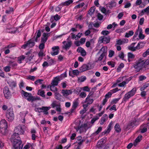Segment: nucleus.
Wrapping results in <instances>:
<instances>
[{
	"label": "nucleus",
	"instance_id": "40",
	"mask_svg": "<svg viewBox=\"0 0 149 149\" xmlns=\"http://www.w3.org/2000/svg\"><path fill=\"white\" fill-rule=\"evenodd\" d=\"M83 106L84 108L82 110L80 111V113H81L84 114L87 110L88 107H86L85 106L84 104H83Z\"/></svg>",
	"mask_w": 149,
	"mask_h": 149
},
{
	"label": "nucleus",
	"instance_id": "63",
	"mask_svg": "<svg viewBox=\"0 0 149 149\" xmlns=\"http://www.w3.org/2000/svg\"><path fill=\"white\" fill-rule=\"evenodd\" d=\"M109 33L108 31H103L101 32V34L104 36H106L109 34Z\"/></svg>",
	"mask_w": 149,
	"mask_h": 149
},
{
	"label": "nucleus",
	"instance_id": "50",
	"mask_svg": "<svg viewBox=\"0 0 149 149\" xmlns=\"http://www.w3.org/2000/svg\"><path fill=\"white\" fill-rule=\"evenodd\" d=\"M95 7L93 6L90 8V10H89V13L92 14L94 12L95 9Z\"/></svg>",
	"mask_w": 149,
	"mask_h": 149
},
{
	"label": "nucleus",
	"instance_id": "43",
	"mask_svg": "<svg viewBox=\"0 0 149 149\" xmlns=\"http://www.w3.org/2000/svg\"><path fill=\"white\" fill-rule=\"evenodd\" d=\"M85 5V4L84 3H82L81 4H78L74 8H81L82 7Z\"/></svg>",
	"mask_w": 149,
	"mask_h": 149
},
{
	"label": "nucleus",
	"instance_id": "59",
	"mask_svg": "<svg viewBox=\"0 0 149 149\" xmlns=\"http://www.w3.org/2000/svg\"><path fill=\"white\" fill-rule=\"evenodd\" d=\"M102 130V128L101 127H99L98 128L97 130L95 132L94 134L96 135L98 134L100 132H101Z\"/></svg>",
	"mask_w": 149,
	"mask_h": 149
},
{
	"label": "nucleus",
	"instance_id": "22",
	"mask_svg": "<svg viewBox=\"0 0 149 149\" xmlns=\"http://www.w3.org/2000/svg\"><path fill=\"white\" fill-rule=\"evenodd\" d=\"M55 98L56 99L59 100L61 102H63L64 100L62 99L63 98V96L60 93H55Z\"/></svg>",
	"mask_w": 149,
	"mask_h": 149
},
{
	"label": "nucleus",
	"instance_id": "34",
	"mask_svg": "<svg viewBox=\"0 0 149 149\" xmlns=\"http://www.w3.org/2000/svg\"><path fill=\"white\" fill-rule=\"evenodd\" d=\"M128 61L129 62H130V59L134 58L135 57L134 55L130 52H129L128 53Z\"/></svg>",
	"mask_w": 149,
	"mask_h": 149
},
{
	"label": "nucleus",
	"instance_id": "57",
	"mask_svg": "<svg viewBox=\"0 0 149 149\" xmlns=\"http://www.w3.org/2000/svg\"><path fill=\"white\" fill-rule=\"evenodd\" d=\"M10 66H8L4 67L3 69L6 72H8L10 71Z\"/></svg>",
	"mask_w": 149,
	"mask_h": 149
},
{
	"label": "nucleus",
	"instance_id": "6",
	"mask_svg": "<svg viewBox=\"0 0 149 149\" xmlns=\"http://www.w3.org/2000/svg\"><path fill=\"white\" fill-rule=\"evenodd\" d=\"M6 117L7 120L10 122H12L14 119V116L12 109H8L6 113Z\"/></svg>",
	"mask_w": 149,
	"mask_h": 149
},
{
	"label": "nucleus",
	"instance_id": "56",
	"mask_svg": "<svg viewBox=\"0 0 149 149\" xmlns=\"http://www.w3.org/2000/svg\"><path fill=\"white\" fill-rule=\"evenodd\" d=\"M114 54V51L110 50L109 51V57L110 58L112 57L113 55Z\"/></svg>",
	"mask_w": 149,
	"mask_h": 149
},
{
	"label": "nucleus",
	"instance_id": "60",
	"mask_svg": "<svg viewBox=\"0 0 149 149\" xmlns=\"http://www.w3.org/2000/svg\"><path fill=\"white\" fill-rule=\"evenodd\" d=\"M99 119V118L96 116V117L93 118L91 120V123L92 124L94 123L95 122Z\"/></svg>",
	"mask_w": 149,
	"mask_h": 149
},
{
	"label": "nucleus",
	"instance_id": "19",
	"mask_svg": "<svg viewBox=\"0 0 149 149\" xmlns=\"http://www.w3.org/2000/svg\"><path fill=\"white\" fill-rule=\"evenodd\" d=\"M128 41V40L126 38L123 39L122 40L121 39H119L117 40L116 44L121 45L123 43L127 42Z\"/></svg>",
	"mask_w": 149,
	"mask_h": 149
},
{
	"label": "nucleus",
	"instance_id": "45",
	"mask_svg": "<svg viewBox=\"0 0 149 149\" xmlns=\"http://www.w3.org/2000/svg\"><path fill=\"white\" fill-rule=\"evenodd\" d=\"M104 40V43L106 44L109 43L110 41V38H102Z\"/></svg>",
	"mask_w": 149,
	"mask_h": 149
},
{
	"label": "nucleus",
	"instance_id": "39",
	"mask_svg": "<svg viewBox=\"0 0 149 149\" xmlns=\"http://www.w3.org/2000/svg\"><path fill=\"white\" fill-rule=\"evenodd\" d=\"M45 92L44 91H40V90H39L37 94L38 95H40L42 97H45Z\"/></svg>",
	"mask_w": 149,
	"mask_h": 149
},
{
	"label": "nucleus",
	"instance_id": "51",
	"mask_svg": "<svg viewBox=\"0 0 149 149\" xmlns=\"http://www.w3.org/2000/svg\"><path fill=\"white\" fill-rule=\"evenodd\" d=\"M142 137V135H139L136 139L135 142L136 143L139 142L141 139Z\"/></svg>",
	"mask_w": 149,
	"mask_h": 149
},
{
	"label": "nucleus",
	"instance_id": "46",
	"mask_svg": "<svg viewBox=\"0 0 149 149\" xmlns=\"http://www.w3.org/2000/svg\"><path fill=\"white\" fill-rule=\"evenodd\" d=\"M118 56L121 59L123 60L124 57V53L123 52H120L118 55Z\"/></svg>",
	"mask_w": 149,
	"mask_h": 149
},
{
	"label": "nucleus",
	"instance_id": "28",
	"mask_svg": "<svg viewBox=\"0 0 149 149\" xmlns=\"http://www.w3.org/2000/svg\"><path fill=\"white\" fill-rule=\"evenodd\" d=\"M107 47H103L100 49L99 52L98 53V54L100 53L101 51H102V54L105 55L106 54L107 52Z\"/></svg>",
	"mask_w": 149,
	"mask_h": 149
},
{
	"label": "nucleus",
	"instance_id": "35",
	"mask_svg": "<svg viewBox=\"0 0 149 149\" xmlns=\"http://www.w3.org/2000/svg\"><path fill=\"white\" fill-rule=\"evenodd\" d=\"M9 86L12 88H15L16 86V83L14 81H12L8 83Z\"/></svg>",
	"mask_w": 149,
	"mask_h": 149
},
{
	"label": "nucleus",
	"instance_id": "5",
	"mask_svg": "<svg viewBox=\"0 0 149 149\" xmlns=\"http://www.w3.org/2000/svg\"><path fill=\"white\" fill-rule=\"evenodd\" d=\"M106 138L104 137L99 141L97 144V147L98 149H110L109 147L105 146L104 144L106 142Z\"/></svg>",
	"mask_w": 149,
	"mask_h": 149
},
{
	"label": "nucleus",
	"instance_id": "9",
	"mask_svg": "<svg viewBox=\"0 0 149 149\" xmlns=\"http://www.w3.org/2000/svg\"><path fill=\"white\" fill-rule=\"evenodd\" d=\"M139 35L138 37H145V36L143 34V30L141 28H140L139 26H138V29L136 30L134 35L133 37H136Z\"/></svg>",
	"mask_w": 149,
	"mask_h": 149
},
{
	"label": "nucleus",
	"instance_id": "1",
	"mask_svg": "<svg viewBox=\"0 0 149 149\" xmlns=\"http://www.w3.org/2000/svg\"><path fill=\"white\" fill-rule=\"evenodd\" d=\"M17 133H14L10 138V140L13 143V147L15 149H22L23 145H22L21 139Z\"/></svg>",
	"mask_w": 149,
	"mask_h": 149
},
{
	"label": "nucleus",
	"instance_id": "38",
	"mask_svg": "<svg viewBox=\"0 0 149 149\" xmlns=\"http://www.w3.org/2000/svg\"><path fill=\"white\" fill-rule=\"evenodd\" d=\"M86 79L85 76H83L79 77L78 79V81L80 82H83L85 81Z\"/></svg>",
	"mask_w": 149,
	"mask_h": 149
},
{
	"label": "nucleus",
	"instance_id": "17",
	"mask_svg": "<svg viewBox=\"0 0 149 149\" xmlns=\"http://www.w3.org/2000/svg\"><path fill=\"white\" fill-rule=\"evenodd\" d=\"M73 2V1L72 0H68L65 2H62L59 5V6H68L72 3Z\"/></svg>",
	"mask_w": 149,
	"mask_h": 149
},
{
	"label": "nucleus",
	"instance_id": "29",
	"mask_svg": "<svg viewBox=\"0 0 149 149\" xmlns=\"http://www.w3.org/2000/svg\"><path fill=\"white\" fill-rule=\"evenodd\" d=\"M139 44L137 45L136 47H131L129 46L128 47V49L132 51H135L137 49L138 50L139 49V48H138Z\"/></svg>",
	"mask_w": 149,
	"mask_h": 149
},
{
	"label": "nucleus",
	"instance_id": "2",
	"mask_svg": "<svg viewBox=\"0 0 149 149\" xmlns=\"http://www.w3.org/2000/svg\"><path fill=\"white\" fill-rule=\"evenodd\" d=\"M136 91V88H134L125 94L122 99V103H125L131 97L135 94Z\"/></svg>",
	"mask_w": 149,
	"mask_h": 149
},
{
	"label": "nucleus",
	"instance_id": "47",
	"mask_svg": "<svg viewBox=\"0 0 149 149\" xmlns=\"http://www.w3.org/2000/svg\"><path fill=\"white\" fill-rule=\"evenodd\" d=\"M120 90V89H118V88H114L112 90H111L110 91L111 93L113 94L115 93H116V92Z\"/></svg>",
	"mask_w": 149,
	"mask_h": 149
},
{
	"label": "nucleus",
	"instance_id": "37",
	"mask_svg": "<svg viewBox=\"0 0 149 149\" xmlns=\"http://www.w3.org/2000/svg\"><path fill=\"white\" fill-rule=\"evenodd\" d=\"M22 93L23 96H24V97H28L29 95H31V93H28L26 92H25L23 90L22 91Z\"/></svg>",
	"mask_w": 149,
	"mask_h": 149
},
{
	"label": "nucleus",
	"instance_id": "16",
	"mask_svg": "<svg viewBox=\"0 0 149 149\" xmlns=\"http://www.w3.org/2000/svg\"><path fill=\"white\" fill-rule=\"evenodd\" d=\"M72 43L71 41H68L63 46V48L66 50L69 49L71 47Z\"/></svg>",
	"mask_w": 149,
	"mask_h": 149
},
{
	"label": "nucleus",
	"instance_id": "55",
	"mask_svg": "<svg viewBox=\"0 0 149 149\" xmlns=\"http://www.w3.org/2000/svg\"><path fill=\"white\" fill-rule=\"evenodd\" d=\"M112 94L110 91L105 95V98L108 99L111 96Z\"/></svg>",
	"mask_w": 149,
	"mask_h": 149
},
{
	"label": "nucleus",
	"instance_id": "54",
	"mask_svg": "<svg viewBox=\"0 0 149 149\" xmlns=\"http://www.w3.org/2000/svg\"><path fill=\"white\" fill-rule=\"evenodd\" d=\"M86 94L84 92H82L80 93L79 94V96L80 97L82 98H84L86 97Z\"/></svg>",
	"mask_w": 149,
	"mask_h": 149
},
{
	"label": "nucleus",
	"instance_id": "61",
	"mask_svg": "<svg viewBox=\"0 0 149 149\" xmlns=\"http://www.w3.org/2000/svg\"><path fill=\"white\" fill-rule=\"evenodd\" d=\"M82 90L87 92H89L90 91V88L88 86H84L82 88Z\"/></svg>",
	"mask_w": 149,
	"mask_h": 149
},
{
	"label": "nucleus",
	"instance_id": "13",
	"mask_svg": "<svg viewBox=\"0 0 149 149\" xmlns=\"http://www.w3.org/2000/svg\"><path fill=\"white\" fill-rule=\"evenodd\" d=\"M91 66L89 67V65L86 64L83 65L80 68L79 70L81 72H83L86 70H89L91 69Z\"/></svg>",
	"mask_w": 149,
	"mask_h": 149
},
{
	"label": "nucleus",
	"instance_id": "32",
	"mask_svg": "<svg viewBox=\"0 0 149 149\" xmlns=\"http://www.w3.org/2000/svg\"><path fill=\"white\" fill-rule=\"evenodd\" d=\"M13 11V8L9 7L6 10L5 13L6 14H9L11 13Z\"/></svg>",
	"mask_w": 149,
	"mask_h": 149
},
{
	"label": "nucleus",
	"instance_id": "36",
	"mask_svg": "<svg viewBox=\"0 0 149 149\" xmlns=\"http://www.w3.org/2000/svg\"><path fill=\"white\" fill-rule=\"evenodd\" d=\"M149 86V84L148 83H145L143 86L141 87L140 90L141 91H143L146 88Z\"/></svg>",
	"mask_w": 149,
	"mask_h": 149
},
{
	"label": "nucleus",
	"instance_id": "20",
	"mask_svg": "<svg viewBox=\"0 0 149 149\" xmlns=\"http://www.w3.org/2000/svg\"><path fill=\"white\" fill-rule=\"evenodd\" d=\"M93 101L94 100L92 99L88 98L87 100H86V99L84 103H86V104H83L85 105L86 107H88L89 105L92 104L93 103Z\"/></svg>",
	"mask_w": 149,
	"mask_h": 149
},
{
	"label": "nucleus",
	"instance_id": "41",
	"mask_svg": "<svg viewBox=\"0 0 149 149\" xmlns=\"http://www.w3.org/2000/svg\"><path fill=\"white\" fill-rule=\"evenodd\" d=\"M79 103L77 100L74 101L73 103L72 107L74 109H76Z\"/></svg>",
	"mask_w": 149,
	"mask_h": 149
},
{
	"label": "nucleus",
	"instance_id": "23",
	"mask_svg": "<svg viewBox=\"0 0 149 149\" xmlns=\"http://www.w3.org/2000/svg\"><path fill=\"white\" fill-rule=\"evenodd\" d=\"M8 32L11 34L17 33L19 32L18 29L16 28L13 27L9 30Z\"/></svg>",
	"mask_w": 149,
	"mask_h": 149
},
{
	"label": "nucleus",
	"instance_id": "15",
	"mask_svg": "<svg viewBox=\"0 0 149 149\" xmlns=\"http://www.w3.org/2000/svg\"><path fill=\"white\" fill-rule=\"evenodd\" d=\"M50 108L51 107H42L41 108H37L36 109L42 110V111L43 112L44 114L47 115L48 114V111L49 110Z\"/></svg>",
	"mask_w": 149,
	"mask_h": 149
},
{
	"label": "nucleus",
	"instance_id": "42",
	"mask_svg": "<svg viewBox=\"0 0 149 149\" xmlns=\"http://www.w3.org/2000/svg\"><path fill=\"white\" fill-rule=\"evenodd\" d=\"M136 120H131L129 125V126H131L132 127H134L136 125Z\"/></svg>",
	"mask_w": 149,
	"mask_h": 149
},
{
	"label": "nucleus",
	"instance_id": "48",
	"mask_svg": "<svg viewBox=\"0 0 149 149\" xmlns=\"http://www.w3.org/2000/svg\"><path fill=\"white\" fill-rule=\"evenodd\" d=\"M128 82H127L126 81H123L122 82L118 84V86L120 87H123L125 86L127 83Z\"/></svg>",
	"mask_w": 149,
	"mask_h": 149
},
{
	"label": "nucleus",
	"instance_id": "3",
	"mask_svg": "<svg viewBox=\"0 0 149 149\" xmlns=\"http://www.w3.org/2000/svg\"><path fill=\"white\" fill-rule=\"evenodd\" d=\"M145 61L141 59L139 60L133 65L134 67L136 69V71L139 72L145 66Z\"/></svg>",
	"mask_w": 149,
	"mask_h": 149
},
{
	"label": "nucleus",
	"instance_id": "14",
	"mask_svg": "<svg viewBox=\"0 0 149 149\" xmlns=\"http://www.w3.org/2000/svg\"><path fill=\"white\" fill-rule=\"evenodd\" d=\"M27 100L29 102L31 101V102L37 100H40V97H35L33 96L31 94L27 98Z\"/></svg>",
	"mask_w": 149,
	"mask_h": 149
},
{
	"label": "nucleus",
	"instance_id": "11",
	"mask_svg": "<svg viewBox=\"0 0 149 149\" xmlns=\"http://www.w3.org/2000/svg\"><path fill=\"white\" fill-rule=\"evenodd\" d=\"M53 51L50 52V54L53 56L58 55L59 53V47L58 46H55L53 47L52 48Z\"/></svg>",
	"mask_w": 149,
	"mask_h": 149
},
{
	"label": "nucleus",
	"instance_id": "25",
	"mask_svg": "<svg viewBox=\"0 0 149 149\" xmlns=\"http://www.w3.org/2000/svg\"><path fill=\"white\" fill-rule=\"evenodd\" d=\"M111 123H110L108 125L107 130H105V131L102 132V135H104L106 134L107 132H109L111 129V127L112 126Z\"/></svg>",
	"mask_w": 149,
	"mask_h": 149
},
{
	"label": "nucleus",
	"instance_id": "7",
	"mask_svg": "<svg viewBox=\"0 0 149 149\" xmlns=\"http://www.w3.org/2000/svg\"><path fill=\"white\" fill-rule=\"evenodd\" d=\"M35 45L34 40L33 39H30L27 42H25L24 45H22L21 48L26 49L27 47L30 48L33 47Z\"/></svg>",
	"mask_w": 149,
	"mask_h": 149
},
{
	"label": "nucleus",
	"instance_id": "53",
	"mask_svg": "<svg viewBox=\"0 0 149 149\" xmlns=\"http://www.w3.org/2000/svg\"><path fill=\"white\" fill-rule=\"evenodd\" d=\"M105 56V55H104L101 54L99 57L98 58L97 60L96 61V62H98V61H101Z\"/></svg>",
	"mask_w": 149,
	"mask_h": 149
},
{
	"label": "nucleus",
	"instance_id": "62",
	"mask_svg": "<svg viewBox=\"0 0 149 149\" xmlns=\"http://www.w3.org/2000/svg\"><path fill=\"white\" fill-rule=\"evenodd\" d=\"M120 99V98H115L112 100L111 102V104H116Z\"/></svg>",
	"mask_w": 149,
	"mask_h": 149
},
{
	"label": "nucleus",
	"instance_id": "12",
	"mask_svg": "<svg viewBox=\"0 0 149 149\" xmlns=\"http://www.w3.org/2000/svg\"><path fill=\"white\" fill-rule=\"evenodd\" d=\"M61 80L59 76H57L54 78L51 83V84L53 86H57L59 82Z\"/></svg>",
	"mask_w": 149,
	"mask_h": 149
},
{
	"label": "nucleus",
	"instance_id": "49",
	"mask_svg": "<svg viewBox=\"0 0 149 149\" xmlns=\"http://www.w3.org/2000/svg\"><path fill=\"white\" fill-rule=\"evenodd\" d=\"M149 55V48L147 49L146 51L144 52L143 54V57H146L147 56Z\"/></svg>",
	"mask_w": 149,
	"mask_h": 149
},
{
	"label": "nucleus",
	"instance_id": "27",
	"mask_svg": "<svg viewBox=\"0 0 149 149\" xmlns=\"http://www.w3.org/2000/svg\"><path fill=\"white\" fill-rule=\"evenodd\" d=\"M60 18V16L59 15H58V14H56L54 16H52L50 19V21L52 22V20H53V19H54V20L56 21H58L59 20Z\"/></svg>",
	"mask_w": 149,
	"mask_h": 149
},
{
	"label": "nucleus",
	"instance_id": "44",
	"mask_svg": "<svg viewBox=\"0 0 149 149\" xmlns=\"http://www.w3.org/2000/svg\"><path fill=\"white\" fill-rule=\"evenodd\" d=\"M78 141H80L78 143V145H80L81 146V145L84 142V140L83 139H82L81 140V139L82 138V137L81 136H79L78 137Z\"/></svg>",
	"mask_w": 149,
	"mask_h": 149
},
{
	"label": "nucleus",
	"instance_id": "18",
	"mask_svg": "<svg viewBox=\"0 0 149 149\" xmlns=\"http://www.w3.org/2000/svg\"><path fill=\"white\" fill-rule=\"evenodd\" d=\"M61 93L64 96H68L72 93V91L70 90L63 89L61 91Z\"/></svg>",
	"mask_w": 149,
	"mask_h": 149
},
{
	"label": "nucleus",
	"instance_id": "4",
	"mask_svg": "<svg viewBox=\"0 0 149 149\" xmlns=\"http://www.w3.org/2000/svg\"><path fill=\"white\" fill-rule=\"evenodd\" d=\"M8 125L5 119H2L0 122V131L3 135L6 134Z\"/></svg>",
	"mask_w": 149,
	"mask_h": 149
},
{
	"label": "nucleus",
	"instance_id": "52",
	"mask_svg": "<svg viewBox=\"0 0 149 149\" xmlns=\"http://www.w3.org/2000/svg\"><path fill=\"white\" fill-rule=\"evenodd\" d=\"M94 39H92L90 40V41H87L86 43V46L87 47H89L91 45L90 42H92L93 41H94Z\"/></svg>",
	"mask_w": 149,
	"mask_h": 149
},
{
	"label": "nucleus",
	"instance_id": "26",
	"mask_svg": "<svg viewBox=\"0 0 149 149\" xmlns=\"http://www.w3.org/2000/svg\"><path fill=\"white\" fill-rule=\"evenodd\" d=\"M108 5L110 8L111 9L113 7L116 6V3L114 1L112 0L109 2Z\"/></svg>",
	"mask_w": 149,
	"mask_h": 149
},
{
	"label": "nucleus",
	"instance_id": "24",
	"mask_svg": "<svg viewBox=\"0 0 149 149\" xmlns=\"http://www.w3.org/2000/svg\"><path fill=\"white\" fill-rule=\"evenodd\" d=\"M147 124H143L141 126V132L142 133H143L146 132L147 131Z\"/></svg>",
	"mask_w": 149,
	"mask_h": 149
},
{
	"label": "nucleus",
	"instance_id": "58",
	"mask_svg": "<svg viewBox=\"0 0 149 149\" xmlns=\"http://www.w3.org/2000/svg\"><path fill=\"white\" fill-rule=\"evenodd\" d=\"M79 73V71L77 70H74L72 71V73L74 75H78Z\"/></svg>",
	"mask_w": 149,
	"mask_h": 149
},
{
	"label": "nucleus",
	"instance_id": "31",
	"mask_svg": "<svg viewBox=\"0 0 149 149\" xmlns=\"http://www.w3.org/2000/svg\"><path fill=\"white\" fill-rule=\"evenodd\" d=\"M134 32L132 30L130 31L128 33H126L125 36V37H129L132 36L134 34Z\"/></svg>",
	"mask_w": 149,
	"mask_h": 149
},
{
	"label": "nucleus",
	"instance_id": "8",
	"mask_svg": "<svg viewBox=\"0 0 149 149\" xmlns=\"http://www.w3.org/2000/svg\"><path fill=\"white\" fill-rule=\"evenodd\" d=\"M3 93L5 97L7 99H10L11 96L10 91L8 87L5 86L3 88Z\"/></svg>",
	"mask_w": 149,
	"mask_h": 149
},
{
	"label": "nucleus",
	"instance_id": "64",
	"mask_svg": "<svg viewBox=\"0 0 149 149\" xmlns=\"http://www.w3.org/2000/svg\"><path fill=\"white\" fill-rule=\"evenodd\" d=\"M35 79V77L33 76L29 75L28 77L27 78V79H30L32 81H34Z\"/></svg>",
	"mask_w": 149,
	"mask_h": 149
},
{
	"label": "nucleus",
	"instance_id": "21",
	"mask_svg": "<svg viewBox=\"0 0 149 149\" xmlns=\"http://www.w3.org/2000/svg\"><path fill=\"white\" fill-rule=\"evenodd\" d=\"M107 118V115L106 114H104L101 118L100 124L101 125L103 124L104 122L106 121Z\"/></svg>",
	"mask_w": 149,
	"mask_h": 149
},
{
	"label": "nucleus",
	"instance_id": "30",
	"mask_svg": "<svg viewBox=\"0 0 149 149\" xmlns=\"http://www.w3.org/2000/svg\"><path fill=\"white\" fill-rule=\"evenodd\" d=\"M114 128L115 131L117 132H119L121 131V129L120 125L118 123H117L116 124L114 127Z\"/></svg>",
	"mask_w": 149,
	"mask_h": 149
},
{
	"label": "nucleus",
	"instance_id": "10",
	"mask_svg": "<svg viewBox=\"0 0 149 149\" xmlns=\"http://www.w3.org/2000/svg\"><path fill=\"white\" fill-rule=\"evenodd\" d=\"M14 131L15 133H17L18 135L23 134L24 131L22 129V126L19 125L15 128Z\"/></svg>",
	"mask_w": 149,
	"mask_h": 149
},
{
	"label": "nucleus",
	"instance_id": "33",
	"mask_svg": "<svg viewBox=\"0 0 149 149\" xmlns=\"http://www.w3.org/2000/svg\"><path fill=\"white\" fill-rule=\"evenodd\" d=\"M124 66V64L123 63H121L118 66V67L117 69V71L118 72H120L121 71V69Z\"/></svg>",
	"mask_w": 149,
	"mask_h": 149
}]
</instances>
